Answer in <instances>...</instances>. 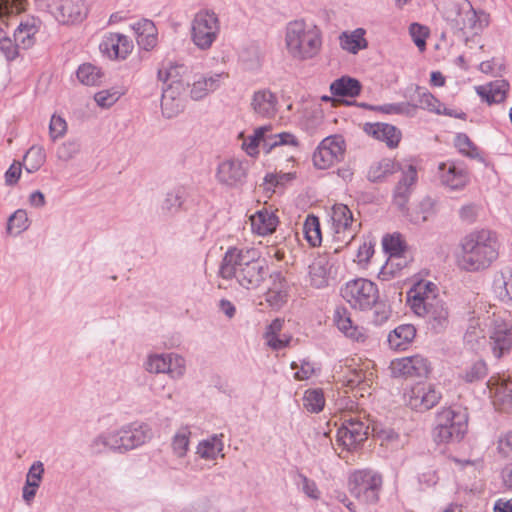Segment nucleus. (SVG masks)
<instances>
[{
  "mask_svg": "<svg viewBox=\"0 0 512 512\" xmlns=\"http://www.w3.org/2000/svg\"><path fill=\"white\" fill-rule=\"evenodd\" d=\"M24 168L28 173L36 172L45 162V153L42 147L32 146L24 155Z\"/></svg>",
  "mask_w": 512,
  "mask_h": 512,
  "instance_id": "49530a36",
  "label": "nucleus"
},
{
  "mask_svg": "<svg viewBox=\"0 0 512 512\" xmlns=\"http://www.w3.org/2000/svg\"><path fill=\"white\" fill-rule=\"evenodd\" d=\"M167 361L170 366L167 373L173 378H181L186 370L184 358L177 354H168Z\"/></svg>",
  "mask_w": 512,
  "mask_h": 512,
  "instance_id": "680f3d73",
  "label": "nucleus"
},
{
  "mask_svg": "<svg viewBox=\"0 0 512 512\" xmlns=\"http://www.w3.org/2000/svg\"><path fill=\"white\" fill-rule=\"evenodd\" d=\"M239 62L246 71H256L262 65V52L260 46L251 42L244 45L239 51Z\"/></svg>",
  "mask_w": 512,
  "mask_h": 512,
  "instance_id": "2f4dec72",
  "label": "nucleus"
},
{
  "mask_svg": "<svg viewBox=\"0 0 512 512\" xmlns=\"http://www.w3.org/2000/svg\"><path fill=\"white\" fill-rule=\"evenodd\" d=\"M42 26V21L34 16L23 18L14 31V41L21 46V49H29L36 43V34Z\"/></svg>",
  "mask_w": 512,
  "mask_h": 512,
  "instance_id": "aec40b11",
  "label": "nucleus"
},
{
  "mask_svg": "<svg viewBox=\"0 0 512 512\" xmlns=\"http://www.w3.org/2000/svg\"><path fill=\"white\" fill-rule=\"evenodd\" d=\"M218 274L222 279H235L245 289H256L265 280L268 265L255 248L230 247L223 256Z\"/></svg>",
  "mask_w": 512,
  "mask_h": 512,
  "instance_id": "f257e3e1",
  "label": "nucleus"
},
{
  "mask_svg": "<svg viewBox=\"0 0 512 512\" xmlns=\"http://www.w3.org/2000/svg\"><path fill=\"white\" fill-rule=\"evenodd\" d=\"M441 183L450 190H461L469 182L468 172L454 163H440Z\"/></svg>",
  "mask_w": 512,
  "mask_h": 512,
  "instance_id": "412c9836",
  "label": "nucleus"
},
{
  "mask_svg": "<svg viewBox=\"0 0 512 512\" xmlns=\"http://www.w3.org/2000/svg\"><path fill=\"white\" fill-rule=\"evenodd\" d=\"M227 77L225 73H215L207 76H201L194 81L190 94L194 100H201L209 93L217 90L221 85V79Z\"/></svg>",
  "mask_w": 512,
  "mask_h": 512,
  "instance_id": "cd10ccee",
  "label": "nucleus"
},
{
  "mask_svg": "<svg viewBox=\"0 0 512 512\" xmlns=\"http://www.w3.org/2000/svg\"><path fill=\"white\" fill-rule=\"evenodd\" d=\"M219 19L208 10L196 13L191 24V39L201 50L209 49L219 33Z\"/></svg>",
  "mask_w": 512,
  "mask_h": 512,
  "instance_id": "6e6552de",
  "label": "nucleus"
},
{
  "mask_svg": "<svg viewBox=\"0 0 512 512\" xmlns=\"http://www.w3.org/2000/svg\"><path fill=\"white\" fill-rule=\"evenodd\" d=\"M278 222V217L267 210L258 211L255 215L251 216L252 227L259 235H267L274 232Z\"/></svg>",
  "mask_w": 512,
  "mask_h": 512,
  "instance_id": "c9c22d12",
  "label": "nucleus"
},
{
  "mask_svg": "<svg viewBox=\"0 0 512 512\" xmlns=\"http://www.w3.org/2000/svg\"><path fill=\"white\" fill-rule=\"evenodd\" d=\"M250 105L254 114L271 118L276 113L277 97L269 89H259L253 93Z\"/></svg>",
  "mask_w": 512,
  "mask_h": 512,
  "instance_id": "393cba45",
  "label": "nucleus"
},
{
  "mask_svg": "<svg viewBox=\"0 0 512 512\" xmlns=\"http://www.w3.org/2000/svg\"><path fill=\"white\" fill-rule=\"evenodd\" d=\"M21 48L16 41L4 37L0 41V51L3 53L8 61H13L19 56V49Z\"/></svg>",
  "mask_w": 512,
  "mask_h": 512,
  "instance_id": "338daca9",
  "label": "nucleus"
},
{
  "mask_svg": "<svg viewBox=\"0 0 512 512\" xmlns=\"http://www.w3.org/2000/svg\"><path fill=\"white\" fill-rule=\"evenodd\" d=\"M183 85H167L163 88L161 110L164 117L170 119L177 116L183 110L181 93Z\"/></svg>",
  "mask_w": 512,
  "mask_h": 512,
  "instance_id": "4be33fe9",
  "label": "nucleus"
},
{
  "mask_svg": "<svg viewBox=\"0 0 512 512\" xmlns=\"http://www.w3.org/2000/svg\"><path fill=\"white\" fill-rule=\"evenodd\" d=\"M394 377H426L430 372V363L421 355L395 359L390 363Z\"/></svg>",
  "mask_w": 512,
  "mask_h": 512,
  "instance_id": "f8f14e48",
  "label": "nucleus"
},
{
  "mask_svg": "<svg viewBox=\"0 0 512 512\" xmlns=\"http://www.w3.org/2000/svg\"><path fill=\"white\" fill-rule=\"evenodd\" d=\"M409 33L415 45L422 51L426 47V38L428 37V30L425 26L419 23H412L409 27Z\"/></svg>",
  "mask_w": 512,
  "mask_h": 512,
  "instance_id": "e2e57ef3",
  "label": "nucleus"
},
{
  "mask_svg": "<svg viewBox=\"0 0 512 512\" xmlns=\"http://www.w3.org/2000/svg\"><path fill=\"white\" fill-rule=\"evenodd\" d=\"M383 248L393 258H399L405 250V243L401 239L400 234L386 235L382 240Z\"/></svg>",
  "mask_w": 512,
  "mask_h": 512,
  "instance_id": "4d7b16f0",
  "label": "nucleus"
},
{
  "mask_svg": "<svg viewBox=\"0 0 512 512\" xmlns=\"http://www.w3.org/2000/svg\"><path fill=\"white\" fill-rule=\"evenodd\" d=\"M441 393L430 384H418L414 386L407 399V405L416 411H426L438 404Z\"/></svg>",
  "mask_w": 512,
  "mask_h": 512,
  "instance_id": "dca6fc26",
  "label": "nucleus"
},
{
  "mask_svg": "<svg viewBox=\"0 0 512 512\" xmlns=\"http://www.w3.org/2000/svg\"><path fill=\"white\" fill-rule=\"evenodd\" d=\"M438 287L431 281L421 280L414 284L408 292V301L411 309H424L429 303H433L441 297L437 294Z\"/></svg>",
  "mask_w": 512,
  "mask_h": 512,
  "instance_id": "6ab92c4d",
  "label": "nucleus"
},
{
  "mask_svg": "<svg viewBox=\"0 0 512 512\" xmlns=\"http://www.w3.org/2000/svg\"><path fill=\"white\" fill-rule=\"evenodd\" d=\"M365 131L374 138L384 141L390 148L398 146L401 139L400 130L387 123H367Z\"/></svg>",
  "mask_w": 512,
  "mask_h": 512,
  "instance_id": "bb28decb",
  "label": "nucleus"
},
{
  "mask_svg": "<svg viewBox=\"0 0 512 512\" xmlns=\"http://www.w3.org/2000/svg\"><path fill=\"white\" fill-rule=\"evenodd\" d=\"M493 290L502 301H512V268L506 267L495 274Z\"/></svg>",
  "mask_w": 512,
  "mask_h": 512,
  "instance_id": "473e14b6",
  "label": "nucleus"
},
{
  "mask_svg": "<svg viewBox=\"0 0 512 512\" xmlns=\"http://www.w3.org/2000/svg\"><path fill=\"white\" fill-rule=\"evenodd\" d=\"M334 322L337 328L347 337L358 340L359 335L357 327L353 326L352 320L346 308L339 307L334 312Z\"/></svg>",
  "mask_w": 512,
  "mask_h": 512,
  "instance_id": "79ce46f5",
  "label": "nucleus"
},
{
  "mask_svg": "<svg viewBox=\"0 0 512 512\" xmlns=\"http://www.w3.org/2000/svg\"><path fill=\"white\" fill-rule=\"evenodd\" d=\"M167 355H151L146 362V370L150 373H167L169 369Z\"/></svg>",
  "mask_w": 512,
  "mask_h": 512,
  "instance_id": "052dcab7",
  "label": "nucleus"
},
{
  "mask_svg": "<svg viewBox=\"0 0 512 512\" xmlns=\"http://www.w3.org/2000/svg\"><path fill=\"white\" fill-rule=\"evenodd\" d=\"M89 450L94 455H99L106 451L123 453L120 431L109 430L98 434L91 440Z\"/></svg>",
  "mask_w": 512,
  "mask_h": 512,
  "instance_id": "b1692460",
  "label": "nucleus"
},
{
  "mask_svg": "<svg viewBox=\"0 0 512 512\" xmlns=\"http://www.w3.org/2000/svg\"><path fill=\"white\" fill-rule=\"evenodd\" d=\"M488 387L494 390V404L506 413H512V379L510 376H492Z\"/></svg>",
  "mask_w": 512,
  "mask_h": 512,
  "instance_id": "a211bd4d",
  "label": "nucleus"
},
{
  "mask_svg": "<svg viewBox=\"0 0 512 512\" xmlns=\"http://www.w3.org/2000/svg\"><path fill=\"white\" fill-rule=\"evenodd\" d=\"M268 130V127L257 128L254 134L249 136L248 140L243 143V148L249 155L257 153L260 143L263 144V148L267 153L278 146L288 145L297 147L299 144L297 138L289 132L267 135Z\"/></svg>",
  "mask_w": 512,
  "mask_h": 512,
  "instance_id": "1a4fd4ad",
  "label": "nucleus"
},
{
  "mask_svg": "<svg viewBox=\"0 0 512 512\" xmlns=\"http://www.w3.org/2000/svg\"><path fill=\"white\" fill-rule=\"evenodd\" d=\"M283 325L284 320L276 318L270 323L264 334V337L267 341V345L274 350H280L285 348L291 340L289 336H280V332L282 331Z\"/></svg>",
  "mask_w": 512,
  "mask_h": 512,
  "instance_id": "72a5a7b5",
  "label": "nucleus"
},
{
  "mask_svg": "<svg viewBox=\"0 0 512 512\" xmlns=\"http://www.w3.org/2000/svg\"><path fill=\"white\" fill-rule=\"evenodd\" d=\"M106 49L111 48L116 58L125 59L133 48L132 41L120 33H112L104 43Z\"/></svg>",
  "mask_w": 512,
  "mask_h": 512,
  "instance_id": "4c0bfd02",
  "label": "nucleus"
},
{
  "mask_svg": "<svg viewBox=\"0 0 512 512\" xmlns=\"http://www.w3.org/2000/svg\"><path fill=\"white\" fill-rule=\"evenodd\" d=\"M140 48L149 51L157 44V29L149 19H141L131 26Z\"/></svg>",
  "mask_w": 512,
  "mask_h": 512,
  "instance_id": "a878e982",
  "label": "nucleus"
},
{
  "mask_svg": "<svg viewBox=\"0 0 512 512\" xmlns=\"http://www.w3.org/2000/svg\"><path fill=\"white\" fill-rule=\"evenodd\" d=\"M121 93L116 90H102L94 95L96 103L103 108L111 107L119 98Z\"/></svg>",
  "mask_w": 512,
  "mask_h": 512,
  "instance_id": "0e129e2a",
  "label": "nucleus"
},
{
  "mask_svg": "<svg viewBox=\"0 0 512 512\" xmlns=\"http://www.w3.org/2000/svg\"><path fill=\"white\" fill-rule=\"evenodd\" d=\"M349 491L356 499L365 504H374L379 499L382 478L371 470H358L349 477Z\"/></svg>",
  "mask_w": 512,
  "mask_h": 512,
  "instance_id": "0eeeda50",
  "label": "nucleus"
},
{
  "mask_svg": "<svg viewBox=\"0 0 512 512\" xmlns=\"http://www.w3.org/2000/svg\"><path fill=\"white\" fill-rule=\"evenodd\" d=\"M509 83L506 80H496L476 88L477 94L488 104L500 103L506 99Z\"/></svg>",
  "mask_w": 512,
  "mask_h": 512,
  "instance_id": "c85d7f7f",
  "label": "nucleus"
},
{
  "mask_svg": "<svg viewBox=\"0 0 512 512\" xmlns=\"http://www.w3.org/2000/svg\"><path fill=\"white\" fill-rule=\"evenodd\" d=\"M487 374L486 362L482 359H477L462 370L460 377L467 383H474L483 380Z\"/></svg>",
  "mask_w": 512,
  "mask_h": 512,
  "instance_id": "37998d69",
  "label": "nucleus"
},
{
  "mask_svg": "<svg viewBox=\"0 0 512 512\" xmlns=\"http://www.w3.org/2000/svg\"><path fill=\"white\" fill-rule=\"evenodd\" d=\"M361 87L357 79L343 76L331 83L330 91L334 96L356 97L360 94Z\"/></svg>",
  "mask_w": 512,
  "mask_h": 512,
  "instance_id": "f704fd0d",
  "label": "nucleus"
},
{
  "mask_svg": "<svg viewBox=\"0 0 512 512\" xmlns=\"http://www.w3.org/2000/svg\"><path fill=\"white\" fill-rule=\"evenodd\" d=\"M67 130V124L61 116L53 115L49 124V135L53 141L64 136Z\"/></svg>",
  "mask_w": 512,
  "mask_h": 512,
  "instance_id": "69168bd1",
  "label": "nucleus"
},
{
  "mask_svg": "<svg viewBox=\"0 0 512 512\" xmlns=\"http://www.w3.org/2000/svg\"><path fill=\"white\" fill-rule=\"evenodd\" d=\"M413 312L424 318L428 328L434 333L444 331L449 324V310L442 298L429 303L424 309L421 307Z\"/></svg>",
  "mask_w": 512,
  "mask_h": 512,
  "instance_id": "4468645a",
  "label": "nucleus"
},
{
  "mask_svg": "<svg viewBox=\"0 0 512 512\" xmlns=\"http://www.w3.org/2000/svg\"><path fill=\"white\" fill-rule=\"evenodd\" d=\"M285 44L289 54L298 60L315 57L321 48V32L303 20L289 22L286 27Z\"/></svg>",
  "mask_w": 512,
  "mask_h": 512,
  "instance_id": "20e7f679",
  "label": "nucleus"
},
{
  "mask_svg": "<svg viewBox=\"0 0 512 512\" xmlns=\"http://www.w3.org/2000/svg\"><path fill=\"white\" fill-rule=\"evenodd\" d=\"M272 285L269 287L266 300L272 307H280L287 300V283L281 272L270 274Z\"/></svg>",
  "mask_w": 512,
  "mask_h": 512,
  "instance_id": "7c9ffc66",
  "label": "nucleus"
},
{
  "mask_svg": "<svg viewBox=\"0 0 512 512\" xmlns=\"http://www.w3.org/2000/svg\"><path fill=\"white\" fill-rule=\"evenodd\" d=\"M123 453L143 445L152 438V430L145 423H132L119 429Z\"/></svg>",
  "mask_w": 512,
  "mask_h": 512,
  "instance_id": "f3484780",
  "label": "nucleus"
},
{
  "mask_svg": "<svg viewBox=\"0 0 512 512\" xmlns=\"http://www.w3.org/2000/svg\"><path fill=\"white\" fill-rule=\"evenodd\" d=\"M345 141L342 136H330L321 141L313 153V163L318 169H327L344 158Z\"/></svg>",
  "mask_w": 512,
  "mask_h": 512,
  "instance_id": "9d476101",
  "label": "nucleus"
},
{
  "mask_svg": "<svg viewBox=\"0 0 512 512\" xmlns=\"http://www.w3.org/2000/svg\"><path fill=\"white\" fill-rule=\"evenodd\" d=\"M80 142L78 140H67L57 149V157L62 161H69L80 151Z\"/></svg>",
  "mask_w": 512,
  "mask_h": 512,
  "instance_id": "13d9d810",
  "label": "nucleus"
},
{
  "mask_svg": "<svg viewBox=\"0 0 512 512\" xmlns=\"http://www.w3.org/2000/svg\"><path fill=\"white\" fill-rule=\"evenodd\" d=\"M377 111H381L385 114H405L413 116L415 114V106L411 103H394L377 106Z\"/></svg>",
  "mask_w": 512,
  "mask_h": 512,
  "instance_id": "bf43d9fd",
  "label": "nucleus"
},
{
  "mask_svg": "<svg viewBox=\"0 0 512 512\" xmlns=\"http://www.w3.org/2000/svg\"><path fill=\"white\" fill-rule=\"evenodd\" d=\"M332 220L335 233L339 236L341 230H346L353 224V215L350 209L344 204H335L332 208Z\"/></svg>",
  "mask_w": 512,
  "mask_h": 512,
  "instance_id": "a19ab883",
  "label": "nucleus"
},
{
  "mask_svg": "<svg viewBox=\"0 0 512 512\" xmlns=\"http://www.w3.org/2000/svg\"><path fill=\"white\" fill-rule=\"evenodd\" d=\"M497 451L504 458L512 457V431H507L499 436Z\"/></svg>",
  "mask_w": 512,
  "mask_h": 512,
  "instance_id": "774afa93",
  "label": "nucleus"
},
{
  "mask_svg": "<svg viewBox=\"0 0 512 512\" xmlns=\"http://www.w3.org/2000/svg\"><path fill=\"white\" fill-rule=\"evenodd\" d=\"M303 232L307 241L310 245L316 247L321 244V229L319 219L314 215L307 216L304 225Z\"/></svg>",
  "mask_w": 512,
  "mask_h": 512,
  "instance_id": "09e8293b",
  "label": "nucleus"
},
{
  "mask_svg": "<svg viewBox=\"0 0 512 512\" xmlns=\"http://www.w3.org/2000/svg\"><path fill=\"white\" fill-rule=\"evenodd\" d=\"M443 17L452 29L463 33L478 34L489 24V15L476 11L468 0H448L443 8Z\"/></svg>",
  "mask_w": 512,
  "mask_h": 512,
  "instance_id": "39448f33",
  "label": "nucleus"
},
{
  "mask_svg": "<svg viewBox=\"0 0 512 512\" xmlns=\"http://www.w3.org/2000/svg\"><path fill=\"white\" fill-rule=\"evenodd\" d=\"M187 192L183 187H177L166 194L162 209L170 214L178 212L184 204Z\"/></svg>",
  "mask_w": 512,
  "mask_h": 512,
  "instance_id": "a18cd8bd",
  "label": "nucleus"
},
{
  "mask_svg": "<svg viewBox=\"0 0 512 512\" xmlns=\"http://www.w3.org/2000/svg\"><path fill=\"white\" fill-rule=\"evenodd\" d=\"M462 254L459 266L466 271H479L488 268L498 257V241L490 230L474 231L461 241Z\"/></svg>",
  "mask_w": 512,
  "mask_h": 512,
  "instance_id": "f03ea898",
  "label": "nucleus"
},
{
  "mask_svg": "<svg viewBox=\"0 0 512 512\" xmlns=\"http://www.w3.org/2000/svg\"><path fill=\"white\" fill-rule=\"evenodd\" d=\"M368 429L369 426L358 417L351 416L345 419L338 429V441L350 450L367 439Z\"/></svg>",
  "mask_w": 512,
  "mask_h": 512,
  "instance_id": "2eb2a0df",
  "label": "nucleus"
},
{
  "mask_svg": "<svg viewBox=\"0 0 512 512\" xmlns=\"http://www.w3.org/2000/svg\"><path fill=\"white\" fill-rule=\"evenodd\" d=\"M393 172L394 162L391 159L385 158L370 167L368 179L371 182H378Z\"/></svg>",
  "mask_w": 512,
  "mask_h": 512,
  "instance_id": "3c124183",
  "label": "nucleus"
},
{
  "mask_svg": "<svg viewBox=\"0 0 512 512\" xmlns=\"http://www.w3.org/2000/svg\"><path fill=\"white\" fill-rule=\"evenodd\" d=\"M187 68L182 64L168 63L158 70V79L167 85H183L182 76Z\"/></svg>",
  "mask_w": 512,
  "mask_h": 512,
  "instance_id": "ea45409f",
  "label": "nucleus"
},
{
  "mask_svg": "<svg viewBox=\"0 0 512 512\" xmlns=\"http://www.w3.org/2000/svg\"><path fill=\"white\" fill-rule=\"evenodd\" d=\"M341 296L355 310L368 311L374 308L373 322L381 325L390 316V308L380 300L377 285L365 278L348 281L341 288Z\"/></svg>",
  "mask_w": 512,
  "mask_h": 512,
  "instance_id": "7ed1b4c3",
  "label": "nucleus"
},
{
  "mask_svg": "<svg viewBox=\"0 0 512 512\" xmlns=\"http://www.w3.org/2000/svg\"><path fill=\"white\" fill-rule=\"evenodd\" d=\"M416 336V328L412 324H402L388 334V344L394 350H405Z\"/></svg>",
  "mask_w": 512,
  "mask_h": 512,
  "instance_id": "c756f323",
  "label": "nucleus"
},
{
  "mask_svg": "<svg viewBox=\"0 0 512 512\" xmlns=\"http://www.w3.org/2000/svg\"><path fill=\"white\" fill-rule=\"evenodd\" d=\"M191 432L187 427L177 431L172 439V449L174 454L182 458L186 455L189 447V436Z\"/></svg>",
  "mask_w": 512,
  "mask_h": 512,
  "instance_id": "5fc2aeb1",
  "label": "nucleus"
},
{
  "mask_svg": "<svg viewBox=\"0 0 512 512\" xmlns=\"http://www.w3.org/2000/svg\"><path fill=\"white\" fill-rule=\"evenodd\" d=\"M482 339L488 344L494 357L501 358L511 350L512 327L501 320H495L488 339L486 337H482Z\"/></svg>",
  "mask_w": 512,
  "mask_h": 512,
  "instance_id": "ddd939ff",
  "label": "nucleus"
},
{
  "mask_svg": "<svg viewBox=\"0 0 512 512\" xmlns=\"http://www.w3.org/2000/svg\"><path fill=\"white\" fill-rule=\"evenodd\" d=\"M29 227V219L27 212L23 209L16 210L7 222V232L10 234L19 235Z\"/></svg>",
  "mask_w": 512,
  "mask_h": 512,
  "instance_id": "8fccbe9b",
  "label": "nucleus"
},
{
  "mask_svg": "<svg viewBox=\"0 0 512 512\" xmlns=\"http://www.w3.org/2000/svg\"><path fill=\"white\" fill-rule=\"evenodd\" d=\"M311 285L315 288H323L328 285V276L322 261H317L309 266Z\"/></svg>",
  "mask_w": 512,
  "mask_h": 512,
  "instance_id": "6e6d98bb",
  "label": "nucleus"
},
{
  "mask_svg": "<svg viewBox=\"0 0 512 512\" xmlns=\"http://www.w3.org/2000/svg\"><path fill=\"white\" fill-rule=\"evenodd\" d=\"M413 103L411 105L416 108H421L428 110L430 112H434L437 114H441L440 101L435 98L427 89L416 86L415 95L412 97Z\"/></svg>",
  "mask_w": 512,
  "mask_h": 512,
  "instance_id": "e433bc0d",
  "label": "nucleus"
},
{
  "mask_svg": "<svg viewBox=\"0 0 512 512\" xmlns=\"http://www.w3.org/2000/svg\"><path fill=\"white\" fill-rule=\"evenodd\" d=\"M454 143L455 147L461 154L472 159H477L480 157L478 148L466 134L458 133L455 137Z\"/></svg>",
  "mask_w": 512,
  "mask_h": 512,
  "instance_id": "864d4df0",
  "label": "nucleus"
},
{
  "mask_svg": "<svg viewBox=\"0 0 512 512\" xmlns=\"http://www.w3.org/2000/svg\"><path fill=\"white\" fill-rule=\"evenodd\" d=\"M468 414L466 409L444 408L437 413L433 429L434 440L438 443L459 442L467 432Z\"/></svg>",
  "mask_w": 512,
  "mask_h": 512,
  "instance_id": "423d86ee",
  "label": "nucleus"
},
{
  "mask_svg": "<svg viewBox=\"0 0 512 512\" xmlns=\"http://www.w3.org/2000/svg\"><path fill=\"white\" fill-rule=\"evenodd\" d=\"M325 404L322 390L308 389L303 396V407L310 413H319Z\"/></svg>",
  "mask_w": 512,
  "mask_h": 512,
  "instance_id": "de8ad7c7",
  "label": "nucleus"
},
{
  "mask_svg": "<svg viewBox=\"0 0 512 512\" xmlns=\"http://www.w3.org/2000/svg\"><path fill=\"white\" fill-rule=\"evenodd\" d=\"M87 16V8L81 0H61L57 7L56 19L63 24L83 21Z\"/></svg>",
  "mask_w": 512,
  "mask_h": 512,
  "instance_id": "5701e85b",
  "label": "nucleus"
},
{
  "mask_svg": "<svg viewBox=\"0 0 512 512\" xmlns=\"http://www.w3.org/2000/svg\"><path fill=\"white\" fill-rule=\"evenodd\" d=\"M247 171V162L239 159L224 160L218 165L216 179L221 185L237 188L245 183Z\"/></svg>",
  "mask_w": 512,
  "mask_h": 512,
  "instance_id": "9b49d317",
  "label": "nucleus"
},
{
  "mask_svg": "<svg viewBox=\"0 0 512 512\" xmlns=\"http://www.w3.org/2000/svg\"><path fill=\"white\" fill-rule=\"evenodd\" d=\"M101 76L100 70L90 63L79 66L77 70V78L84 85L93 86L98 84Z\"/></svg>",
  "mask_w": 512,
  "mask_h": 512,
  "instance_id": "603ef678",
  "label": "nucleus"
},
{
  "mask_svg": "<svg viewBox=\"0 0 512 512\" xmlns=\"http://www.w3.org/2000/svg\"><path fill=\"white\" fill-rule=\"evenodd\" d=\"M223 435H214L210 439L201 442L197 448V454L201 458L214 460L223 450Z\"/></svg>",
  "mask_w": 512,
  "mask_h": 512,
  "instance_id": "c03bdc74",
  "label": "nucleus"
},
{
  "mask_svg": "<svg viewBox=\"0 0 512 512\" xmlns=\"http://www.w3.org/2000/svg\"><path fill=\"white\" fill-rule=\"evenodd\" d=\"M364 34L365 31L362 28H358L350 34L344 32L340 36L341 48L353 54L358 53V51L367 47Z\"/></svg>",
  "mask_w": 512,
  "mask_h": 512,
  "instance_id": "58836bf2",
  "label": "nucleus"
}]
</instances>
